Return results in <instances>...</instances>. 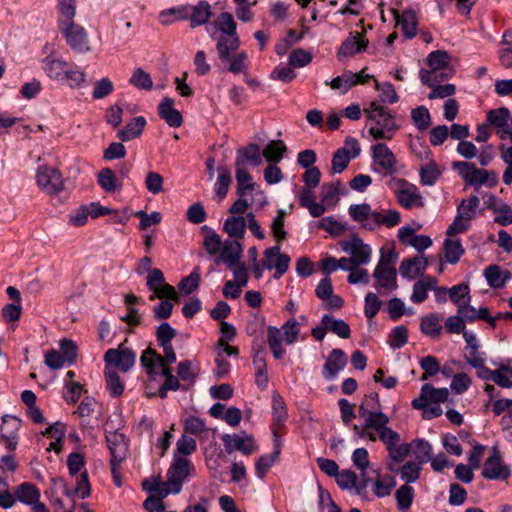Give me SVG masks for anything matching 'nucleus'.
I'll return each instance as SVG.
<instances>
[{
    "label": "nucleus",
    "mask_w": 512,
    "mask_h": 512,
    "mask_svg": "<svg viewBox=\"0 0 512 512\" xmlns=\"http://www.w3.org/2000/svg\"><path fill=\"white\" fill-rule=\"evenodd\" d=\"M373 218V230L380 226L391 228L397 226L401 222V215L397 210H383L382 212L376 211L375 217Z\"/></svg>",
    "instance_id": "37998d69"
},
{
    "label": "nucleus",
    "mask_w": 512,
    "mask_h": 512,
    "mask_svg": "<svg viewBox=\"0 0 512 512\" xmlns=\"http://www.w3.org/2000/svg\"><path fill=\"white\" fill-rule=\"evenodd\" d=\"M336 482L341 489L355 488L357 493L360 494L367 487L369 479L364 473H361V479L358 482V477L355 472L343 470L336 475Z\"/></svg>",
    "instance_id": "b1692460"
},
{
    "label": "nucleus",
    "mask_w": 512,
    "mask_h": 512,
    "mask_svg": "<svg viewBox=\"0 0 512 512\" xmlns=\"http://www.w3.org/2000/svg\"><path fill=\"white\" fill-rule=\"evenodd\" d=\"M15 494L19 501L29 505L39 500L40 497L39 490L31 483L21 484Z\"/></svg>",
    "instance_id": "5fc2aeb1"
},
{
    "label": "nucleus",
    "mask_w": 512,
    "mask_h": 512,
    "mask_svg": "<svg viewBox=\"0 0 512 512\" xmlns=\"http://www.w3.org/2000/svg\"><path fill=\"white\" fill-rule=\"evenodd\" d=\"M106 441L111 454V470L113 475L116 477L119 465L126 458L128 442L125 435L118 431L108 432L106 434Z\"/></svg>",
    "instance_id": "9b49d317"
},
{
    "label": "nucleus",
    "mask_w": 512,
    "mask_h": 512,
    "mask_svg": "<svg viewBox=\"0 0 512 512\" xmlns=\"http://www.w3.org/2000/svg\"><path fill=\"white\" fill-rule=\"evenodd\" d=\"M350 217L359 223L367 230H373L372 221L374 220L376 211L371 209L367 203L353 204L348 209Z\"/></svg>",
    "instance_id": "c85d7f7f"
},
{
    "label": "nucleus",
    "mask_w": 512,
    "mask_h": 512,
    "mask_svg": "<svg viewBox=\"0 0 512 512\" xmlns=\"http://www.w3.org/2000/svg\"><path fill=\"white\" fill-rule=\"evenodd\" d=\"M359 417L367 420L368 426H375L379 432L380 441L387 442L393 437L396 438L395 431L388 424L389 417L380 410V401L377 393L366 395L359 406Z\"/></svg>",
    "instance_id": "20e7f679"
},
{
    "label": "nucleus",
    "mask_w": 512,
    "mask_h": 512,
    "mask_svg": "<svg viewBox=\"0 0 512 512\" xmlns=\"http://www.w3.org/2000/svg\"><path fill=\"white\" fill-rule=\"evenodd\" d=\"M463 337L467 343L466 346V352L464 354V357L466 361L477 369V375L480 376V357L478 356L477 352V339L476 335L473 333H469L466 330H463Z\"/></svg>",
    "instance_id": "58836bf2"
},
{
    "label": "nucleus",
    "mask_w": 512,
    "mask_h": 512,
    "mask_svg": "<svg viewBox=\"0 0 512 512\" xmlns=\"http://www.w3.org/2000/svg\"><path fill=\"white\" fill-rule=\"evenodd\" d=\"M20 427V419L10 415L2 417V424L0 426V443H3L10 451H14L17 448L18 431Z\"/></svg>",
    "instance_id": "6ab92c4d"
},
{
    "label": "nucleus",
    "mask_w": 512,
    "mask_h": 512,
    "mask_svg": "<svg viewBox=\"0 0 512 512\" xmlns=\"http://www.w3.org/2000/svg\"><path fill=\"white\" fill-rule=\"evenodd\" d=\"M222 441L225 447V450L228 454L237 450L242 452L245 455H250L257 450V446L254 443V440L251 436H241L238 434H225L222 436Z\"/></svg>",
    "instance_id": "412c9836"
},
{
    "label": "nucleus",
    "mask_w": 512,
    "mask_h": 512,
    "mask_svg": "<svg viewBox=\"0 0 512 512\" xmlns=\"http://www.w3.org/2000/svg\"><path fill=\"white\" fill-rule=\"evenodd\" d=\"M235 177L237 181V194L240 197H244L248 190H253L255 184L252 182V177L248 173L245 165L243 164V159L236 158L235 161Z\"/></svg>",
    "instance_id": "72a5a7b5"
},
{
    "label": "nucleus",
    "mask_w": 512,
    "mask_h": 512,
    "mask_svg": "<svg viewBox=\"0 0 512 512\" xmlns=\"http://www.w3.org/2000/svg\"><path fill=\"white\" fill-rule=\"evenodd\" d=\"M501 158L508 165L504 174H503V182L506 185H510L512 183V145L506 146L502 144L500 146Z\"/></svg>",
    "instance_id": "774afa93"
},
{
    "label": "nucleus",
    "mask_w": 512,
    "mask_h": 512,
    "mask_svg": "<svg viewBox=\"0 0 512 512\" xmlns=\"http://www.w3.org/2000/svg\"><path fill=\"white\" fill-rule=\"evenodd\" d=\"M464 249L459 239L448 238L444 242V256L446 261L455 264L460 260Z\"/></svg>",
    "instance_id": "8fccbe9b"
},
{
    "label": "nucleus",
    "mask_w": 512,
    "mask_h": 512,
    "mask_svg": "<svg viewBox=\"0 0 512 512\" xmlns=\"http://www.w3.org/2000/svg\"><path fill=\"white\" fill-rule=\"evenodd\" d=\"M399 188L395 191V196L399 204L405 209L413 207H422L424 205L423 198L417 186L408 183L404 179L397 180Z\"/></svg>",
    "instance_id": "dca6fc26"
},
{
    "label": "nucleus",
    "mask_w": 512,
    "mask_h": 512,
    "mask_svg": "<svg viewBox=\"0 0 512 512\" xmlns=\"http://www.w3.org/2000/svg\"><path fill=\"white\" fill-rule=\"evenodd\" d=\"M146 125V119L143 116L133 118L123 129L118 130L117 137L121 141H130L139 137Z\"/></svg>",
    "instance_id": "e433bc0d"
},
{
    "label": "nucleus",
    "mask_w": 512,
    "mask_h": 512,
    "mask_svg": "<svg viewBox=\"0 0 512 512\" xmlns=\"http://www.w3.org/2000/svg\"><path fill=\"white\" fill-rule=\"evenodd\" d=\"M347 364V357L343 350L341 349H333L324 366H323V376L327 380H332L336 377L338 372L342 371Z\"/></svg>",
    "instance_id": "4be33fe9"
},
{
    "label": "nucleus",
    "mask_w": 512,
    "mask_h": 512,
    "mask_svg": "<svg viewBox=\"0 0 512 512\" xmlns=\"http://www.w3.org/2000/svg\"><path fill=\"white\" fill-rule=\"evenodd\" d=\"M163 356L159 355L154 349L147 348L143 351L140 362L141 365L146 369V373L149 377L155 378L158 375L156 371L157 366H163V364L171 365L176 362L177 357L173 346L162 347Z\"/></svg>",
    "instance_id": "6e6552de"
},
{
    "label": "nucleus",
    "mask_w": 512,
    "mask_h": 512,
    "mask_svg": "<svg viewBox=\"0 0 512 512\" xmlns=\"http://www.w3.org/2000/svg\"><path fill=\"white\" fill-rule=\"evenodd\" d=\"M479 200L475 195L465 199L458 206V213L460 216L468 220L469 222L476 216V209L478 207Z\"/></svg>",
    "instance_id": "e2e57ef3"
},
{
    "label": "nucleus",
    "mask_w": 512,
    "mask_h": 512,
    "mask_svg": "<svg viewBox=\"0 0 512 512\" xmlns=\"http://www.w3.org/2000/svg\"><path fill=\"white\" fill-rule=\"evenodd\" d=\"M437 283L434 277L427 276L423 279L418 280L413 285L412 295L410 297L413 303L419 304L425 301L428 297V291L433 288V285Z\"/></svg>",
    "instance_id": "a19ab883"
},
{
    "label": "nucleus",
    "mask_w": 512,
    "mask_h": 512,
    "mask_svg": "<svg viewBox=\"0 0 512 512\" xmlns=\"http://www.w3.org/2000/svg\"><path fill=\"white\" fill-rule=\"evenodd\" d=\"M369 121V134L375 140H391L399 130L394 115L389 109L372 101L364 109Z\"/></svg>",
    "instance_id": "f03ea898"
},
{
    "label": "nucleus",
    "mask_w": 512,
    "mask_h": 512,
    "mask_svg": "<svg viewBox=\"0 0 512 512\" xmlns=\"http://www.w3.org/2000/svg\"><path fill=\"white\" fill-rule=\"evenodd\" d=\"M130 83L138 89L150 91L153 87V81L150 75L142 68H136L130 78Z\"/></svg>",
    "instance_id": "69168bd1"
},
{
    "label": "nucleus",
    "mask_w": 512,
    "mask_h": 512,
    "mask_svg": "<svg viewBox=\"0 0 512 512\" xmlns=\"http://www.w3.org/2000/svg\"><path fill=\"white\" fill-rule=\"evenodd\" d=\"M242 247L237 240H226L220 252V256L216 259V263L221 261L226 263L228 267H232L238 262L241 256Z\"/></svg>",
    "instance_id": "c9c22d12"
},
{
    "label": "nucleus",
    "mask_w": 512,
    "mask_h": 512,
    "mask_svg": "<svg viewBox=\"0 0 512 512\" xmlns=\"http://www.w3.org/2000/svg\"><path fill=\"white\" fill-rule=\"evenodd\" d=\"M57 26H63L74 21L76 16V0H57Z\"/></svg>",
    "instance_id": "79ce46f5"
},
{
    "label": "nucleus",
    "mask_w": 512,
    "mask_h": 512,
    "mask_svg": "<svg viewBox=\"0 0 512 512\" xmlns=\"http://www.w3.org/2000/svg\"><path fill=\"white\" fill-rule=\"evenodd\" d=\"M211 17V7L208 2L200 1L197 5L191 8L188 19L190 20V26L195 28L206 24Z\"/></svg>",
    "instance_id": "ea45409f"
},
{
    "label": "nucleus",
    "mask_w": 512,
    "mask_h": 512,
    "mask_svg": "<svg viewBox=\"0 0 512 512\" xmlns=\"http://www.w3.org/2000/svg\"><path fill=\"white\" fill-rule=\"evenodd\" d=\"M428 266V260L421 256L404 259L399 267V272L402 277L408 279H415L418 276L423 275L426 267Z\"/></svg>",
    "instance_id": "393cba45"
},
{
    "label": "nucleus",
    "mask_w": 512,
    "mask_h": 512,
    "mask_svg": "<svg viewBox=\"0 0 512 512\" xmlns=\"http://www.w3.org/2000/svg\"><path fill=\"white\" fill-rule=\"evenodd\" d=\"M368 45V40L365 39L362 33H350L343 43L341 44L338 56H353L356 53L364 51Z\"/></svg>",
    "instance_id": "cd10ccee"
},
{
    "label": "nucleus",
    "mask_w": 512,
    "mask_h": 512,
    "mask_svg": "<svg viewBox=\"0 0 512 512\" xmlns=\"http://www.w3.org/2000/svg\"><path fill=\"white\" fill-rule=\"evenodd\" d=\"M300 333V324L295 318L288 319L280 329L275 326L267 328V342L277 360L282 359L285 355V349L281 345L282 336L286 344L291 345L298 339Z\"/></svg>",
    "instance_id": "423d86ee"
},
{
    "label": "nucleus",
    "mask_w": 512,
    "mask_h": 512,
    "mask_svg": "<svg viewBox=\"0 0 512 512\" xmlns=\"http://www.w3.org/2000/svg\"><path fill=\"white\" fill-rule=\"evenodd\" d=\"M451 56L446 51L436 50L427 57L429 69L420 70V79L427 86H434L437 70L450 65Z\"/></svg>",
    "instance_id": "ddd939ff"
},
{
    "label": "nucleus",
    "mask_w": 512,
    "mask_h": 512,
    "mask_svg": "<svg viewBox=\"0 0 512 512\" xmlns=\"http://www.w3.org/2000/svg\"><path fill=\"white\" fill-rule=\"evenodd\" d=\"M36 180L38 186L49 194H57L64 189V180L60 172L52 167L40 166Z\"/></svg>",
    "instance_id": "4468645a"
},
{
    "label": "nucleus",
    "mask_w": 512,
    "mask_h": 512,
    "mask_svg": "<svg viewBox=\"0 0 512 512\" xmlns=\"http://www.w3.org/2000/svg\"><path fill=\"white\" fill-rule=\"evenodd\" d=\"M321 323L328 327V330L338 337L347 339L350 337L351 330L349 325L341 319H334L328 314L322 316Z\"/></svg>",
    "instance_id": "c03bdc74"
},
{
    "label": "nucleus",
    "mask_w": 512,
    "mask_h": 512,
    "mask_svg": "<svg viewBox=\"0 0 512 512\" xmlns=\"http://www.w3.org/2000/svg\"><path fill=\"white\" fill-rule=\"evenodd\" d=\"M98 184L106 192H114L121 188L114 172L110 168H103L98 173Z\"/></svg>",
    "instance_id": "3c124183"
},
{
    "label": "nucleus",
    "mask_w": 512,
    "mask_h": 512,
    "mask_svg": "<svg viewBox=\"0 0 512 512\" xmlns=\"http://www.w3.org/2000/svg\"><path fill=\"white\" fill-rule=\"evenodd\" d=\"M391 13L397 26H400L403 34L407 38H413L416 35L417 30V19L415 13L412 10H406L400 14L396 9H391Z\"/></svg>",
    "instance_id": "c756f323"
},
{
    "label": "nucleus",
    "mask_w": 512,
    "mask_h": 512,
    "mask_svg": "<svg viewBox=\"0 0 512 512\" xmlns=\"http://www.w3.org/2000/svg\"><path fill=\"white\" fill-rule=\"evenodd\" d=\"M373 277L376 280V288L384 289L386 291H394L397 289V272L394 267H388L387 262L379 261Z\"/></svg>",
    "instance_id": "aec40b11"
},
{
    "label": "nucleus",
    "mask_w": 512,
    "mask_h": 512,
    "mask_svg": "<svg viewBox=\"0 0 512 512\" xmlns=\"http://www.w3.org/2000/svg\"><path fill=\"white\" fill-rule=\"evenodd\" d=\"M69 48L77 54H87L92 51L90 38L86 29L76 22L58 27Z\"/></svg>",
    "instance_id": "0eeeda50"
},
{
    "label": "nucleus",
    "mask_w": 512,
    "mask_h": 512,
    "mask_svg": "<svg viewBox=\"0 0 512 512\" xmlns=\"http://www.w3.org/2000/svg\"><path fill=\"white\" fill-rule=\"evenodd\" d=\"M218 173L219 175L216 182V194L220 199H223L227 195L230 184L232 182L231 172L227 167L221 166L218 168Z\"/></svg>",
    "instance_id": "bf43d9fd"
},
{
    "label": "nucleus",
    "mask_w": 512,
    "mask_h": 512,
    "mask_svg": "<svg viewBox=\"0 0 512 512\" xmlns=\"http://www.w3.org/2000/svg\"><path fill=\"white\" fill-rule=\"evenodd\" d=\"M372 159L374 172L382 176L393 175L396 172V157L385 143H378L372 147Z\"/></svg>",
    "instance_id": "1a4fd4ad"
},
{
    "label": "nucleus",
    "mask_w": 512,
    "mask_h": 512,
    "mask_svg": "<svg viewBox=\"0 0 512 512\" xmlns=\"http://www.w3.org/2000/svg\"><path fill=\"white\" fill-rule=\"evenodd\" d=\"M192 470H194V466L187 458L174 457L167 471V480L155 483L156 494L160 497L178 494Z\"/></svg>",
    "instance_id": "39448f33"
},
{
    "label": "nucleus",
    "mask_w": 512,
    "mask_h": 512,
    "mask_svg": "<svg viewBox=\"0 0 512 512\" xmlns=\"http://www.w3.org/2000/svg\"><path fill=\"white\" fill-rule=\"evenodd\" d=\"M398 509L401 512H407L411 507L414 499L413 487L405 484L402 485L395 493Z\"/></svg>",
    "instance_id": "864d4df0"
},
{
    "label": "nucleus",
    "mask_w": 512,
    "mask_h": 512,
    "mask_svg": "<svg viewBox=\"0 0 512 512\" xmlns=\"http://www.w3.org/2000/svg\"><path fill=\"white\" fill-rule=\"evenodd\" d=\"M420 182L424 186H432L440 176V171L435 162H431L420 168Z\"/></svg>",
    "instance_id": "052dcab7"
},
{
    "label": "nucleus",
    "mask_w": 512,
    "mask_h": 512,
    "mask_svg": "<svg viewBox=\"0 0 512 512\" xmlns=\"http://www.w3.org/2000/svg\"><path fill=\"white\" fill-rule=\"evenodd\" d=\"M357 84V78L354 73L348 71L342 75L337 76L330 82V87L334 90H341L342 93H346L351 87Z\"/></svg>",
    "instance_id": "13d9d810"
},
{
    "label": "nucleus",
    "mask_w": 512,
    "mask_h": 512,
    "mask_svg": "<svg viewBox=\"0 0 512 512\" xmlns=\"http://www.w3.org/2000/svg\"><path fill=\"white\" fill-rule=\"evenodd\" d=\"M215 24L221 32L216 43L219 60L223 64H228L227 69L234 74L246 72L248 55L244 51L237 52L240 47V39L233 15L229 12H222Z\"/></svg>",
    "instance_id": "f257e3e1"
},
{
    "label": "nucleus",
    "mask_w": 512,
    "mask_h": 512,
    "mask_svg": "<svg viewBox=\"0 0 512 512\" xmlns=\"http://www.w3.org/2000/svg\"><path fill=\"white\" fill-rule=\"evenodd\" d=\"M286 145L282 140H272L263 150V156L269 162L278 163L286 152Z\"/></svg>",
    "instance_id": "09e8293b"
},
{
    "label": "nucleus",
    "mask_w": 512,
    "mask_h": 512,
    "mask_svg": "<svg viewBox=\"0 0 512 512\" xmlns=\"http://www.w3.org/2000/svg\"><path fill=\"white\" fill-rule=\"evenodd\" d=\"M341 248L345 253L351 255L350 258L354 266L366 265L370 262L372 250L356 234H353L349 240L342 241Z\"/></svg>",
    "instance_id": "f8f14e48"
},
{
    "label": "nucleus",
    "mask_w": 512,
    "mask_h": 512,
    "mask_svg": "<svg viewBox=\"0 0 512 512\" xmlns=\"http://www.w3.org/2000/svg\"><path fill=\"white\" fill-rule=\"evenodd\" d=\"M175 336L176 330L168 322H163L157 327L156 338L161 347L171 346Z\"/></svg>",
    "instance_id": "0e129e2a"
},
{
    "label": "nucleus",
    "mask_w": 512,
    "mask_h": 512,
    "mask_svg": "<svg viewBox=\"0 0 512 512\" xmlns=\"http://www.w3.org/2000/svg\"><path fill=\"white\" fill-rule=\"evenodd\" d=\"M290 257L280 252V246L268 248L264 252L262 265L268 270L275 268L274 278L279 279L288 270Z\"/></svg>",
    "instance_id": "f3484780"
},
{
    "label": "nucleus",
    "mask_w": 512,
    "mask_h": 512,
    "mask_svg": "<svg viewBox=\"0 0 512 512\" xmlns=\"http://www.w3.org/2000/svg\"><path fill=\"white\" fill-rule=\"evenodd\" d=\"M411 119L418 130H426L431 125V115L425 106H418L411 111Z\"/></svg>",
    "instance_id": "4d7b16f0"
},
{
    "label": "nucleus",
    "mask_w": 512,
    "mask_h": 512,
    "mask_svg": "<svg viewBox=\"0 0 512 512\" xmlns=\"http://www.w3.org/2000/svg\"><path fill=\"white\" fill-rule=\"evenodd\" d=\"M104 360L106 367H115L122 372H128L135 364L136 353L124 346V343L120 344L116 349H109L105 352Z\"/></svg>",
    "instance_id": "9d476101"
},
{
    "label": "nucleus",
    "mask_w": 512,
    "mask_h": 512,
    "mask_svg": "<svg viewBox=\"0 0 512 512\" xmlns=\"http://www.w3.org/2000/svg\"><path fill=\"white\" fill-rule=\"evenodd\" d=\"M42 63L43 69L50 79L57 81L64 80L65 72L69 66L68 62L49 55L43 59Z\"/></svg>",
    "instance_id": "473e14b6"
},
{
    "label": "nucleus",
    "mask_w": 512,
    "mask_h": 512,
    "mask_svg": "<svg viewBox=\"0 0 512 512\" xmlns=\"http://www.w3.org/2000/svg\"><path fill=\"white\" fill-rule=\"evenodd\" d=\"M105 377H106L107 389L109 390V393L113 397L120 396L123 393L124 385H123L117 371L111 367H106Z\"/></svg>",
    "instance_id": "6e6d98bb"
},
{
    "label": "nucleus",
    "mask_w": 512,
    "mask_h": 512,
    "mask_svg": "<svg viewBox=\"0 0 512 512\" xmlns=\"http://www.w3.org/2000/svg\"><path fill=\"white\" fill-rule=\"evenodd\" d=\"M299 204L308 209L312 217H320L326 211L325 206L315 201L312 188H302L298 194Z\"/></svg>",
    "instance_id": "f704fd0d"
},
{
    "label": "nucleus",
    "mask_w": 512,
    "mask_h": 512,
    "mask_svg": "<svg viewBox=\"0 0 512 512\" xmlns=\"http://www.w3.org/2000/svg\"><path fill=\"white\" fill-rule=\"evenodd\" d=\"M66 84L71 88H79L86 83V75L84 71L79 69L78 67L68 66L64 80Z\"/></svg>",
    "instance_id": "680f3d73"
},
{
    "label": "nucleus",
    "mask_w": 512,
    "mask_h": 512,
    "mask_svg": "<svg viewBox=\"0 0 512 512\" xmlns=\"http://www.w3.org/2000/svg\"><path fill=\"white\" fill-rule=\"evenodd\" d=\"M485 205L488 210H491L495 214L494 221L496 223L502 226L512 224V209L508 204L490 195L488 199L485 200Z\"/></svg>",
    "instance_id": "5701e85b"
},
{
    "label": "nucleus",
    "mask_w": 512,
    "mask_h": 512,
    "mask_svg": "<svg viewBox=\"0 0 512 512\" xmlns=\"http://www.w3.org/2000/svg\"><path fill=\"white\" fill-rule=\"evenodd\" d=\"M484 276L489 286L497 289L505 285L506 281L511 278V273L499 265H490L486 267Z\"/></svg>",
    "instance_id": "4c0bfd02"
},
{
    "label": "nucleus",
    "mask_w": 512,
    "mask_h": 512,
    "mask_svg": "<svg viewBox=\"0 0 512 512\" xmlns=\"http://www.w3.org/2000/svg\"><path fill=\"white\" fill-rule=\"evenodd\" d=\"M482 476L491 480H506L510 477V470L502 463L500 453L495 446L483 465Z\"/></svg>",
    "instance_id": "a211bd4d"
},
{
    "label": "nucleus",
    "mask_w": 512,
    "mask_h": 512,
    "mask_svg": "<svg viewBox=\"0 0 512 512\" xmlns=\"http://www.w3.org/2000/svg\"><path fill=\"white\" fill-rule=\"evenodd\" d=\"M449 390L447 388H434L431 384H424L421 387L420 395L415 398L411 405L414 409H422L430 404L439 405L448 400Z\"/></svg>",
    "instance_id": "2eb2a0df"
},
{
    "label": "nucleus",
    "mask_w": 512,
    "mask_h": 512,
    "mask_svg": "<svg viewBox=\"0 0 512 512\" xmlns=\"http://www.w3.org/2000/svg\"><path fill=\"white\" fill-rule=\"evenodd\" d=\"M450 300L459 308L470 303L469 286L465 283L455 285L448 289Z\"/></svg>",
    "instance_id": "de8ad7c7"
},
{
    "label": "nucleus",
    "mask_w": 512,
    "mask_h": 512,
    "mask_svg": "<svg viewBox=\"0 0 512 512\" xmlns=\"http://www.w3.org/2000/svg\"><path fill=\"white\" fill-rule=\"evenodd\" d=\"M452 168L459 173L466 184L478 189L480 186V170L477 169L475 164L466 161H455L452 163Z\"/></svg>",
    "instance_id": "2f4dec72"
},
{
    "label": "nucleus",
    "mask_w": 512,
    "mask_h": 512,
    "mask_svg": "<svg viewBox=\"0 0 512 512\" xmlns=\"http://www.w3.org/2000/svg\"><path fill=\"white\" fill-rule=\"evenodd\" d=\"M272 412L275 425L282 427L287 420V410L283 398L277 392L272 396Z\"/></svg>",
    "instance_id": "603ef678"
},
{
    "label": "nucleus",
    "mask_w": 512,
    "mask_h": 512,
    "mask_svg": "<svg viewBox=\"0 0 512 512\" xmlns=\"http://www.w3.org/2000/svg\"><path fill=\"white\" fill-rule=\"evenodd\" d=\"M158 115L170 127H179L182 125L183 118L181 113L174 108V101L165 97L158 105Z\"/></svg>",
    "instance_id": "bb28decb"
},
{
    "label": "nucleus",
    "mask_w": 512,
    "mask_h": 512,
    "mask_svg": "<svg viewBox=\"0 0 512 512\" xmlns=\"http://www.w3.org/2000/svg\"><path fill=\"white\" fill-rule=\"evenodd\" d=\"M396 438L382 442L389 457L395 463H401L412 453L416 462L426 463L431 459L432 447L425 439H415L410 443H402L400 434L395 431Z\"/></svg>",
    "instance_id": "7ed1b4c3"
},
{
    "label": "nucleus",
    "mask_w": 512,
    "mask_h": 512,
    "mask_svg": "<svg viewBox=\"0 0 512 512\" xmlns=\"http://www.w3.org/2000/svg\"><path fill=\"white\" fill-rule=\"evenodd\" d=\"M223 229L230 237L241 239L245 234L246 219L242 216L228 217L224 222Z\"/></svg>",
    "instance_id": "a18cd8bd"
},
{
    "label": "nucleus",
    "mask_w": 512,
    "mask_h": 512,
    "mask_svg": "<svg viewBox=\"0 0 512 512\" xmlns=\"http://www.w3.org/2000/svg\"><path fill=\"white\" fill-rule=\"evenodd\" d=\"M189 17V9L185 6L169 8L159 14V20L163 25H170L178 20H186Z\"/></svg>",
    "instance_id": "49530a36"
},
{
    "label": "nucleus",
    "mask_w": 512,
    "mask_h": 512,
    "mask_svg": "<svg viewBox=\"0 0 512 512\" xmlns=\"http://www.w3.org/2000/svg\"><path fill=\"white\" fill-rule=\"evenodd\" d=\"M274 450L271 454L262 455L255 464L256 475L263 478L273 464L278 460L281 453V441L274 430Z\"/></svg>",
    "instance_id": "a878e982"
},
{
    "label": "nucleus",
    "mask_w": 512,
    "mask_h": 512,
    "mask_svg": "<svg viewBox=\"0 0 512 512\" xmlns=\"http://www.w3.org/2000/svg\"><path fill=\"white\" fill-rule=\"evenodd\" d=\"M421 471V463L418 462H407L400 468V477L408 485L409 483L415 482Z\"/></svg>",
    "instance_id": "338daca9"
},
{
    "label": "nucleus",
    "mask_w": 512,
    "mask_h": 512,
    "mask_svg": "<svg viewBox=\"0 0 512 512\" xmlns=\"http://www.w3.org/2000/svg\"><path fill=\"white\" fill-rule=\"evenodd\" d=\"M482 379L492 380L502 388H511L512 368L508 366H501L498 369L490 370L482 365Z\"/></svg>",
    "instance_id": "7c9ffc66"
}]
</instances>
